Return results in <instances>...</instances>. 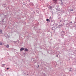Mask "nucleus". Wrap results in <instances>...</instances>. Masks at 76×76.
Here are the masks:
<instances>
[{
    "mask_svg": "<svg viewBox=\"0 0 76 76\" xmlns=\"http://www.w3.org/2000/svg\"><path fill=\"white\" fill-rule=\"evenodd\" d=\"M24 50V48H21L20 49V51H23Z\"/></svg>",
    "mask_w": 76,
    "mask_h": 76,
    "instance_id": "obj_1",
    "label": "nucleus"
},
{
    "mask_svg": "<svg viewBox=\"0 0 76 76\" xmlns=\"http://www.w3.org/2000/svg\"><path fill=\"white\" fill-rule=\"evenodd\" d=\"M2 33V30L0 29V34Z\"/></svg>",
    "mask_w": 76,
    "mask_h": 76,
    "instance_id": "obj_2",
    "label": "nucleus"
},
{
    "mask_svg": "<svg viewBox=\"0 0 76 76\" xmlns=\"http://www.w3.org/2000/svg\"><path fill=\"white\" fill-rule=\"evenodd\" d=\"M53 1H55V3H57V2H56L57 1V0H53Z\"/></svg>",
    "mask_w": 76,
    "mask_h": 76,
    "instance_id": "obj_3",
    "label": "nucleus"
},
{
    "mask_svg": "<svg viewBox=\"0 0 76 76\" xmlns=\"http://www.w3.org/2000/svg\"><path fill=\"white\" fill-rule=\"evenodd\" d=\"M6 47H7V48H9V45L6 46Z\"/></svg>",
    "mask_w": 76,
    "mask_h": 76,
    "instance_id": "obj_4",
    "label": "nucleus"
},
{
    "mask_svg": "<svg viewBox=\"0 0 76 76\" xmlns=\"http://www.w3.org/2000/svg\"><path fill=\"white\" fill-rule=\"evenodd\" d=\"M50 8V9H53V7L51 6H50L49 7Z\"/></svg>",
    "mask_w": 76,
    "mask_h": 76,
    "instance_id": "obj_5",
    "label": "nucleus"
},
{
    "mask_svg": "<svg viewBox=\"0 0 76 76\" xmlns=\"http://www.w3.org/2000/svg\"><path fill=\"white\" fill-rule=\"evenodd\" d=\"M28 49H25V51H28Z\"/></svg>",
    "mask_w": 76,
    "mask_h": 76,
    "instance_id": "obj_6",
    "label": "nucleus"
},
{
    "mask_svg": "<svg viewBox=\"0 0 76 76\" xmlns=\"http://www.w3.org/2000/svg\"><path fill=\"white\" fill-rule=\"evenodd\" d=\"M47 21H49V19H47L46 20Z\"/></svg>",
    "mask_w": 76,
    "mask_h": 76,
    "instance_id": "obj_7",
    "label": "nucleus"
},
{
    "mask_svg": "<svg viewBox=\"0 0 76 76\" xmlns=\"http://www.w3.org/2000/svg\"><path fill=\"white\" fill-rule=\"evenodd\" d=\"M0 45H2V44L0 42Z\"/></svg>",
    "mask_w": 76,
    "mask_h": 76,
    "instance_id": "obj_8",
    "label": "nucleus"
},
{
    "mask_svg": "<svg viewBox=\"0 0 76 76\" xmlns=\"http://www.w3.org/2000/svg\"><path fill=\"white\" fill-rule=\"evenodd\" d=\"M6 65H5V64H3L2 65V66H5Z\"/></svg>",
    "mask_w": 76,
    "mask_h": 76,
    "instance_id": "obj_9",
    "label": "nucleus"
},
{
    "mask_svg": "<svg viewBox=\"0 0 76 76\" xmlns=\"http://www.w3.org/2000/svg\"><path fill=\"white\" fill-rule=\"evenodd\" d=\"M71 11H73V9L71 10Z\"/></svg>",
    "mask_w": 76,
    "mask_h": 76,
    "instance_id": "obj_10",
    "label": "nucleus"
},
{
    "mask_svg": "<svg viewBox=\"0 0 76 76\" xmlns=\"http://www.w3.org/2000/svg\"><path fill=\"white\" fill-rule=\"evenodd\" d=\"M7 70H9V68H7Z\"/></svg>",
    "mask_w": 76,
    "mask_h": 76,
    "instance_id": "obj_11",
    "label": "nucleus"
},
{
    "mask_svg": "<svg viewBox=\"0 0 76 76\" xmlns=\"http://www.w3.org/2000/svg\"><path fill=\"white\" fill-rule=\"evenodd\" d=\"M70 71H71V70H69V72H70Z\"/></svg>",
    "mask_w": 76,
    "mask_h": 76,
    "instance_id": "obj_12",
    "label": "nucleus"
},
{
    "mask_svg": "<svg viewBox=\"0 0 76 76\" xmlns=\"http://www.w3.org/2000/svg\"><path fill=\"white\" fill-rule=\"evenodd\" d=\"M50 18H51V17H50Z\"/></svg>",
    "mask_w": 76,
    "mask_h": 76,
    "instance_id": "obj_13",
    "label": "nucleus"
},
{
    "mask_svg": "<svg viewBox=\"0 0 76 76\" xmlns=\"http://www.w3.org/2000/svg\"><path fill=\"white\" fill-rule=\"evenodd\" d=\"M57 57H58V56H57Z\"/></svg>",
    "mask_w": 76,
    "mask_h": 76,
    "instance_id": "obj_14",
    "label": "nucleus"
},
{
    "mask_svg": "<svg viewBox=\"0 0 76 76\" xmlns=\"http://www.w3.org/2000/svg\"><path fill=\"white\" fill-rule=\"evenodd\" d=\"M38 67H39V65L38 66Z\"/></svg>",
    "mask_w": 76,
    "mask_h": 76,
    "instance_id": "obj_15",
    "label": "nucleus"
}]
</instances>
